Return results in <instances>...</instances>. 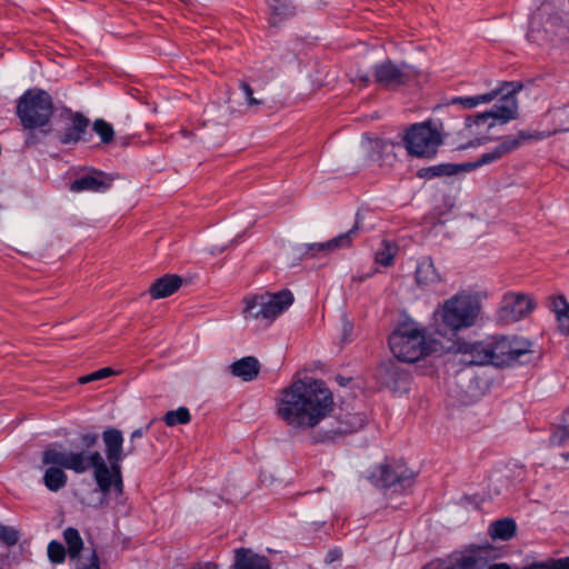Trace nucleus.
<instances>
[{"label": "nucleus", "instance_id": "1", "mask_svg": "<svg viewBox=\"0 0 569 569\" xmlns=\"http://www.w3.org/2000/svg\"><path fill=\"white\" fill-rule=\"evenodd\" d=\"M332 392L321 380L299 379L277 398V416L297 432L316 428L333 410Z\"/></svg>", "mask_w": 569, "mask_h": 569}, {"label": "nucleus", "instance_id": "2", "mask_svg": "<svg viewBox=\"0 0 569 569\" xmlns=\"http://www.w3.org/2000/svg\"><path fill=\"white\" fill-rule=\"evenodd\" d=\"M522 86L518 82H503L499 88L483 94L472 97H455L449 104L459 106L462 109H472L479 104H487L497 100L488 111L466 119V136L475 138L470 147L483 143L487 140L489 130L496 122L507 123L518 117V101L516 93Z\"/></svg>", "mask_w": 569, "mask_h": 569}, {"label": "nucleus", "instance_id": "3", "mask_svg": "<svg viewBox=\"0 0 569 569\" xmlns=\"http://www.w3.org/2000/svg\"><path fill=\"white\" fill-rule=\"evenodd\" d=\"M481 317L480 293L470 290L458 291L435 310V333L451 340L460 331L476 327Z\"/></svg>", "mask_w": 569, "mask_h": 569}, {"label": "nucleus", "instance_id": "4", "mask_svg": "<svg viewBox=\"0 0 569 569\" xmlns=\"http://www.w3.org/2000/svg\"><path fill=\"white\" fill-rule=\"evenodd\" d=\"M389 347L393 356L403 362H416L442 350L441 342L415 322L399 325L389 337Z\"/></svg>", "mask_w": 569, "mask_h": 569}, {"label": "nucleus", "instance_id": "5", "mask_svg": "<svg viewBox=\"0 0 569 569\" xmlns=\"http://www.w3.org/2000/svg\"><path fill=\"white\" fill-rule=\"evenodd\" d=\"M41 461L44 466L71 470L79 475L92 468L97 486L106 487V480L103 478L107 473L104 459L97 450H69L64 448L62 443L56 442L43 450Z\"/></svg>", "mask_w": 569, "mask_h": 569}, {"label": "nucleus", "instance_id": "6", "mask_svg": "<svg viewBox=\"0 0 569 569\" xmlns=\"http://www.w3.org/2000/svg\"><path fill=\"white\" fill-rule=\"evenodd\" d=\"M17 114L26 129L44 127L53 114L51 96L38 88L27 90L18 100Z\"/></svg>", "mask_w": 569, "mask_h": 569}, {"label": "nucleus", "instance_id": "7", "mask_svg": "<svg viewBox=\"0 0 569 569\" xmlns=\"http://www.w3.org/2000/svg\"><path fill=\"white\" fill-rule=\"evenodd\" d=\"M102 440L109 466L104 462V468L107 470V473L103 476L106 487L98 486V488L104 496L110 493L112 489L117 495H121L123 491L120 467L123 451L122 432L113 428L107 429L102 433Z\"/></svg>", "mask_w": 569, "mask_h": 569}, {"label": "nucleus", "instance_id": "8", "mask_svg": "<svg viewBox=\"0 0 569 569\" xmlns=\"http://www.w3.org/2000/svg\"><path fill=\"white\" fill-rule=\"evenodd\" d=\"M243 303L244 318L274 320L293 303V295L289 290L264 292L246 297Z\"/></svg>", "mask_w": 569, "mask_h": 569}, {"label": "nucleus", "instance_id": "9", "mask_svg": "<svg viewBox=\"0 0 569 569\" xmlns=\"http://www.w3.org/2000/svg\"><path fill=\"white\" fill-rule=\"evenodd\" d=\"M490 365L496 367L525 363L531 350V342L526 339L508 337H488Z\"/></svg>", "mask_w": 569, "mask_h": 569}, {"label": "nucleus", "instance_id": "10", "mask_svg": "<svg viewBox=\"0 0 569 569\" xmlns=\"http://www.w3.org/2000/svg\"><path fill=\"white\" fill-rule=\"evenodd\" d=\"M403 142L411 156L430 159L436 156L442 139L429 123H416L406 132Z\"/></svg>", "mask_w": 569, "mask_h": 569}, {"label": "nucleus", "instance_id": "11", "mask_svg": "<svg viewBox=\"0 0 569 569\" xmlns=\"http://www.w3.org/2000/svg\"><path fill=\"white\" fill-rule=\"evenodd\" d=\"M416 74L415 69L405 62L396 63L386 60L373 67L375 82L387 89L405 86Z\"/></svg>", "mask_w": 569, "mask_h": 569}, {"label": "nucleus", "instance_id": "12", "mask_svg": "<svg viewBox=\"0 0 569 569\" xmlns=\"http://www.w3.org/2000/svg\"><path fill=\"white\" fill-rule=\"evenodd\" d=\"M371 478L376 486L406 490L413 485L416 473L403 466L392 468L381 465L375 470Z\"/></svg>", "mask_w": 569, "mask_h": 569}, {"label": "nucleus", "instance_id": "13", "mask_svg": "<svg viewBox=\"0 0 569 569\" xmlns=\"http://www.w3.org/2000/svg\"><path fill=\"white\" fill-rule=\"evenodd\" d=\"M531 139H542V136L540 133L531 134L525 131H521L515 136H508L503 138L502 141L499 144H497L492 150L485 152L477 159L476 162L469 163L468 166L470 168H478L480 166L497 161L503 156L516 150L523 141Z\"/></svg>", "mask_w": 569, "mask_h": 569}, {"label": "nucleus", "instance_id": "14", "mask_svg": "<svg viewBox=\"0 0 569 569\" xmlns=\"http://www.w3.org/2000/svg\"><path fill=\"white\" fill-rule=\"evenodd\" d=\"M453 351L460 355V361L469 366L490 365V349L488 338L480 341L457 340Z\"/></svg>", "mask_w": 569, "mask_h": 569}, {"label": "nucleus", "instance_id": "15", "mask_svg": "<svg viewBox=\"0 0 569 569\" xmlns=\"http://www.w3.org/2000/svg\"><path fill=\"white\" fill-rule=\"evenodd\" d=\"M536 308L533 299L522 292H507L502 300L501 317L508 321H518L527 317Z\"/></svg>", "mask_w": 569, "mask_h": 569}, {"label": "nucleus", "instance_id": "16", "mask_svg": "<svg viewBox=\"0 0 569 569\" xmlns=\"http://www.w3.org/2000/svg\"><path fill=\"white\" fill-rule=\"evenodd\" d=\"M357 228L343 232L328 241L318 243H307L301 248L302 254L308 258L325 257L337 250L347 249L352 244V240L357 234Z\"/></svg>", "mask_w": 569, "mask_h": 569}, {"label": "nucleus", "instance_id": "17", "mask_svg": "<svg viewBox=\"0 0 569 569\" xmlns=\"http://www.w3.org/2000/svg\"><path fill=\"white\" fill-rule=\"evenodd\" d=\"M357 228L343 232L328 241L318 243H307L301 248L302 254L308 258L325 257L337 250L347 249L352 244V240L357 234Z\"/></svg>", "mask_w": 569, "mask_h": 569}, {"label": "nucleus", "instance_id": "18", "mask_svg": "<svg viewBox=\"0 0 569 569\" xmlns=\"http://www.w3.org/2000/svg\"><path fill=\"white\" fill-rule=\"evenodd\" d=\"M493 558L491 546H473L461 553L449 569H486Z\"/></svg>", "mask_w": 569, "mask_h": 569}, {"label": "nucleus", "instance_id": "19", "mask_svg": "<svg viewBox=\"0 0 569 569\" xmlns=\"http://www.w3.org/2000/svg\"><path fill=\"white\" fill-rule=\"evenodd\" d=\"M111 186V180L106 173L101 171H94L90 174H84L77 178L70 184V190L74 192H103Z\"/></svg>", "mask_w": 569, "mask_h": 569}, {"label": "nucleus", "instance_id": "20", "mask_svg": "<svg viewBox=\"0 0 569 569\" xmlns=\"http://www.w3.org/2000/svg\"><path fill=\"white\" fill-rule=\"evenodd\" d=\"M232 569H271L270 561L249 548L234 550Z\"/></svg>", "mask_w": 569, "mask_h": 569}, {"label": "nucleus", "instance_id": "21", "mask_svg": "<svg viewBox=\"0 0 569 569\" xmlns=\"http://www.w3.org/2000/svg\"><path fill=\"white\" fill-rule=\"evenodd\" d=\"M549 308L555 313L559 332L569 336V302L567 299L563 296L551 297Z\"/></svg>", "mask_w": 569, "mask_h": 569}, {"label": "nucleus", "instance_id": "22", "mask_svg": "<svg viewBox=\"0 0 569 569\" xmlns=\"http://www.w3.org/2000/svg\"><path fill=\"white\" fill-rule=\"evenodd\" d=\"M182 284V279L176 274H166L156 280L150 287L153 299H161L173 295Z\"/></svg>", "mask_w": 569, "mask_h": 569}, {"label": "nucleus", "instance_id": "23", "mask_svg": "<svg viewBox=\"0 0 569 569\" xmlns=\"http://www.w3.org/2000/svg\"><path fill=\"white\" fill-rule=\"evenodd\" d=\"M89 126V119L80 113H72L70 117V126L64 129L60 136V142L70 144L78 142Z\"/></svg>", "mask_w": 569, "mask_h": 569}, {"label": "nucleus", "instance_id": "24", "mask_svg": "<svg viewBox=\"0 0 569 569\" xmlns=\"http://www.w3.org/2000/svg\"><path fill=\"white\" fill-rule=\"evenodd\" d=\"M416 280L420 287H432L441 281V277L437 271L430 258H423L416 268Z\"/></svg>", "mask_w": 569, "mask_h": 569}, {"label": "nucleus", "instance_id": "25", "mask_svg": "<svg viewBox=\"0 0 569 569\" xmlns=\"http://www.w3.org/2000/svg\"><path fill=\"white\" fill-rule=\"evenodd\" d=\"M230 371L233 376L244 381H251L257 378L260 371L259 361L254 357H244L230 365Z\"/></svg>", "mask_w": 569, "mask_h": 569}, {"label": "nucleus", "instance_id": "26", "mask_svg": "<svg viewBox=\"0 0 569 569\" xmlns=\"http://www.w3.org/2000/svg\"><path fill=\"white\" fill-rule=\"evenodd\" d=\"M517 525L511 518H502L489 526V533L492 539L507 541L515 537Z\"/></svg>", "mask_w": 569, "mask_h": 569}, {"label": "nucleus", "instance_id": "27", "mask_svg": "<svg viewBox=\"0 0 569 569\" xmlns=\"http://www.w3.org/2000/svg\"><path fill=\"white\" fill-rule=\"evenodd\" d=\"M383 380L386 385L393 390L401 389L408 381V373L398 365L391 362L385 367Z\"/></svg>", "mask_w": 569, "mask_h": 569}, {"label": "nucleus", "instance_id": "28", "mask_svg": "<svg viewBox=\"0 0 569 569\" xmlns=\"http://www.w3.org/2000/svg\"><path fill=\"white\" fill-rule=\"evenodd\" d=\"M68 481V476L61 468L48 466L43 475L44 486L53 492L62 489Z\"/></svg>", "mask_w": 569, "mask_h": 569}, {"label": "nucleus", "instance_id": "29", "mask_svg": "<svg viewBox=\"0 0 569 569\" xmlns=\"http://www.w3.org/2000/svg\"><path fill=\"white\" fill-rule=\"evenodd\" d=\"M269 8L271 12L270 22L273 26L295 14V8L289 0H269Z\"/></svg>", "mask_w": 569, "mask_h": 569}, {"label": "nucleus", "instance_id": "30", "mask_svg": "<svg viewBox=\"0 0 569 569\" xmlns=\"http://www.w3.org/2000/svg\"><path fill=\"white\" fill-rule=\"evenodd\" d=\"M63 538L68 547L69 557L71 559L78 558L83 549V540L79 531L74 528L69 527L63 531Z\"/></svg>", "mask_w": 569, "mask_h": 569}, {"label": "nucleus", "instance_id": "31", "mask_svg": "<svg viewBox=\"0 0 569 569\" xmlns=\"http://www.w3.org/2000/svg\"><path fill=\"white\" fill-rule=\"evenodd\" d=\"M457 172V167L455 164H437L428 168H422L419 170L420 178L431 179L435 177L441 176H451Z\"/></svg>", "mask_w": 569, "mask_h": 569}, {"label": "nucleus", "instance_id": "32", "mask_svg": "<svg viewBox=\"0 0 569 569\" xmlns=\"http://www.w3.org/2000/svg\"><path fill=\"white\" fill-rule=\"evenodd\" d=\"M191 416L186 407H180L177 410H170L164 415V422L168 427L177 425H186L190 421Z\"/></svg>", "mask_w": 569, "mask_h": 569}, {"label": "nucleus", "instance_id": "33", "mask_svg": "<svg viewBox=\"0 0 569 569\" xmlns=\"http://www.w3.org/2000/svg\"><path fill=\"white\" fill-rule=\"evenodd\" d=\"M93 130L100 137L103 143H109L112 141L114 136L113 128L103 119H98L93 122Z\"/></svg>", "mask_w": 569, "mask_h": 569}, {"label": "nucleus", "instance_id": "34", "mask_svg": "<svg viewBox=\"0 0 569 569\" xmlns=\"http://www.w3.org/2000/svg\"><path fill=\"white\" fill-rule=\"evenodd\" d=\"M48 557L53 563H62L66 559V548L62 543L52 540L48 545Z\"/></svg>", "mask_w": 569, "mask_h": 569}, {"label": "nucleus", "instance_id": "35", "mask_svg": "<svg viewBox=\"0 0 569 569\" xmlns=\"http://www.w3.org/2000/svg\"><path fill=\"white\" fill-rule=\"evenodd\" d=\"M19 540V532L12 527L0 526V541L7 546H13Z\"/></svg>", "mask_w": 569, "mask_h": 569}, {"label": "nucleus", "instance_id": "36", "mask_svg": "<svg viewBox=\"0 0 569 569\" xmlns=\"http://www.w3.org/2000/svg\"><path fill=\"white\" fill-rule=\"evenodd\" d=\"M112 375H113V370L111 368L106 367V368L99 369L92 373H89L87 376L80 377L79 383H81V385L89 383V382H92L96 380H101V379L108 378Z\"/></svg>", "mask_w": 569, "mask_h": 569}, {"label": "nucleus", "instance_id": "37", "mask_svg": "<svg viewBox=\"0 0 569 569\" xmlns=\"http://www.w3.org/2000/svg\"><path fill=\"white\" fill-rule=\"evenodd\" d=\"M395 250L391 246L386 244L385 248L376 253V261L381 266H390L393 261Z\"/></svg>", "mask_w": 569, "mask_h": 569}, {"label": "nucleus", "instance_id": "38", "mask_svg": "<svg viewBox=\"0 0 569 569\" xmlns=\"http://www.w3.org/2000/svg\"><path fill=\"white\" fill-rule=\"evenodd\" d=\"M240 89L242 90L244 98L247 100V104L249 107H258V106L262 104L261 100L253 97V91L247 82H241Z\"/></svg>", "mask_w": 569, "mask_h": 569}, {"label": "nucleus", "instance_id": "39", "mask_svg": "<svg viewBox=\"0 0 569 569\" xmlns=\"http://www.w3.org/2000/svg\"><path fill=\"white\" fill-rule=\"evenodd\" d=\"M519 569H553L552 558L541 562H532Z\"/></svg>", "mask_w": 569, "mask_h": 569}, {"label": "nucleus", "instance_id": "40", "mask_svg": "<svg viewBox=\"0 0 569 569\" xmlns=\"http://www.w3.org/2000/svg\"><path fill=\"white\" fill-rule=\"evenodd\" d=\"M81 441L87 448H91L98 442V435L91 432L83 433L81 436Z\"/></svg>", "mask_w": 569, "mask_h": 569}, {"label": "nucleus", "instance_id": "41", "mask_svg": "<svg viewBox=\"0 0 569 569\" xmlns=\"http://www.w3.org/2000/svg\"><path fill=\"white\" fill-rule=\"evenodd\" d=\"M553 569H569V556L565 558L553 559Z\"/></svg>", "mask_w": 569, "mask_h": 569}, {"label": "nucleus", "instance_id": "42", "mask_svg": "<svg viewBox=\"0 0 569 569\" xmlns=\"http://www.w3.org/2000/svg\"><path fill=\"white\" fill-rule=\"evenodd\" d=\"M79 569H100L99 557L96 551H92L90 557V563Z\"/></svg>", "mask_w": 569, "mask_h": 569}, {"label": "nucleus", "instance_id": "43", "mask_svg": "<svg viewBox=\"0 0 569 569\" xmlns=\"http://www.w3.org/2000/svg\"><path fill=\"white\" fill-rule=\"evenodd\" d=\"M149 428H150V425H148L146 428H139V429H136V430L131 433V436H130V440H131V442H133V441H134V439H137V438H141V437H143V436H144V433L149 430Z\"/></svg>", "mask_w": 569, "mask_h": 569}, {"label": "nucleus", "instance_id": "44", "mask_svg": "<svg viewBox=\"0 0 569 569\" xmlns=\"http://www.w3.org/2000/svg\"><path fill=\"white\" fill-rule=\"evenodd\" d=\"M190 569H219V566L216 565L214 562H202V563L196 565L194 567H192Z\"/></svg>", "mask_w": 569, "mask_h": 569}, {"label": "nucleus", "instance_id": "45", "mask_svg": "<svg viewBox=\"0 0 569 569\" xmlns=\"http://www.w3.org/2000/svg\"><path fill=\"white\" fill-rule=\"evenodd\" d=\"M341 557V551L340 550H332L328 553V560L330 562L339 559Z\"/></svg>", "mask_w": 569, "mask_h": 569}, {"label": "nucleus", "instance_id": "46", "mask_svg": "<svg viewBox=\"0 0 569 569\" xmlns=\"http://www.w3.org/2000/svg\"><path fill=\"white\" fill-rule=\"evenodd\" d=\"M488 569H511V567L506 562H500L491 566L488 565Z\"/></svg>", "mask_w": 569, "mask_h": 569}, {"label": "nucleus", "instance_id": "47", "mask_svg": "<svg viewBox=\"0 0 569 569\" xmlns=\"http://www.w3.org/2000/svg\"><path fill=\"white\" fill-rule=\"evenodd\" d=\"M370 144H373L375 147H379L381 144L380 140H369Z\"/></svg>", "mask_w": 569, "mask_h": 569}, {"label": "nucleus", "instance_id": "48", "mask_svg": "<svg viewBox=\"0 0 569 569\" xmlns=\"http://www.w3.org/2000/svg\"><path fill=\"white\" fill-rule=\"evenodd\" d=\"M360 80L363 81L365 83H368L369 82V76L368 74H363L360 77Z\"/></svg>", "mask_w": 569, "mask_h": 569}, {"label": "nucleus", "instance_id": "49", "mask_svg": "<svg viewBox=\"0 0 569 569\" xmlns=\"http://www.w3.org/2000/svg\"><path fill=\"white\" fill-rule=\"evenodd\" d=\"M133 450H134V448L131 446V447L129 448L128 453H132V452H133Z\"/></svg>", "mask_w": 569, "mask_h": 569}, {"label": "nucleus", "instance_id": "50", "mask_svg": "<svg viewBox=\"0 0 569 569\" xmlns=\"http://www.w3.org/2000/svg\"><path fill=\"white\" fill-rule=\"evenodd\" d=\"M565 459H569V452L563 455Z\"/></svg>", "mask_w": 569, "mask_h": 569}]
</instances>
